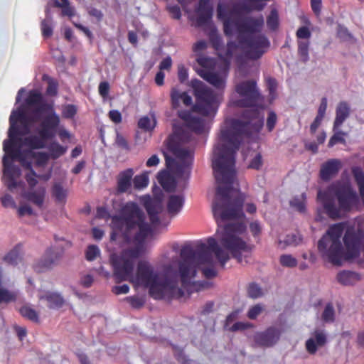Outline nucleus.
Masks as SVG:
<instances>
[{
  "instance_id": "f257e3e1",
  "label": "nucleus",
  "mask_w": 364,
  "mask_h": 364,
  "mask_svg": "<svg viewBox=\"0 0 364 364\" xmlns=\"http://www.w3.org/2000/svg\"><path fill=\"white\" fill-rule=\"evenodd\" d=\"M235 90L241 98L232 100L230 103L235 107L250 109L243 111L242 118L244 120L232 119L229 126L221 129L222 143L214 149L212 161L214 176L218 183L225 185L217 187L212 205L217 223L219 219L226 221L245 218L243 212L245 195L239 192L235 198L230 196L236 176L235 155L242 139L259 132L264 124L260 112L256 107L260 97L256 82L253 80L242 81L235 85Z\"/></svg>"
},
{
  "instance_id": "f03ea898",
  "label": "nucleus",
  "mask_w": 364,
  "mask_h": 364,
  "mask_svg": "<svg viewBox=\"0 0 364 364\" xmlns=\"http://www.w3.org/2000/svg\"><path fill=\"white\" fill-rule=\"evenodd\" d=\"M207 244L200 242L196 245L195 249L191 245H185L181 250V260L178 263V272L181 282V288L184 291L185 295L190 296L204 288L203 284L191 282V279L196 277L200 265H210L208 267L202 269L205 278L212 279L217 276V271L213 267L212 252L214 253L223 268L230 259L228 252L222 250L215 238L208 237Z\"/></svg>"
},
{
  "instance_id": "7ed1b4c3",
  "label": "nucleus",
  "mask_w": 364,
  "mask_h": 364,
  "mask_svg": "<svg viewBox=\"0 0 364 364\" xmlns=\"http://www.w3.org/2000/svg\"><path fill=\"white\" fill-rule=\"evenodd\" d=\"M218 18L223 23L224 33L231 36L235 29L238 33V44L243 50L246 58L250 60L260 58L270 46L268 38L258 33L264 25L262 16L257 18L245 17L240 19H231L228 6L220 3L217 7Z\"/></svg>"
},
{
  "instance_id": "20e7f679",
  "label": "nucleus",
  "mask_w": 364,
  "mask_h": 364,
  "mask_svg": "<svg viewBox=\"0 0 364 364\" xmlns=\"http://www.w3.org/2000/svg\"><path fill=\"white\" fill-rule=\"evenodd\" d=\"M178 116L183 121L188 130L178 131L174 137L168 139V149L176 159L167 154H164V156L167 168L176 177L187 180L191 174L194 151L193 149L182 147L180 143L175 141L174 138L181 143L192 141L191 132L202 134L205 128V121L202 117L195 116L192 112L187 110L179 111Z\"/></svg>"
},
{
  "instance_id": "39448f33",
  "label": "nucleus",
  "mask_w": 364,
  "mask_h": 364,
  "mask_svg": "<svg viewBox=\"0 0 364 364\" xmlns=\"http://www.w3.org/2000/svg\"><path fill=\"white\" fill-rule=\"evenodd\" d=\"M131 282L135 286L148 289L149 296L155 300L179 299L185 296L183 289L178 287L176 274L161 275L145 260L138 262L136 274Z\"/></svg>"
},
{
  "instance_id": "423d86ee",
  "label": "nucleus",
  "mask_w": 364,
  "mask_h": 364,
  "mask_svg": "<svg viewBox=\"0 0 364 364\" xmlns=\"http://www.w3.org/2000/svg\"><path fill=\"white\" fill-rule=\"evenodd\" d=\"M112 232L111 239L121 236L129 243L132 241L141 243L151 233V228L145 220L143 210L134 202L126 203L117 215L112 217Z\"/></svg>"
},
{
  "instance_id": "0eeeda50",
  "label": "nucleus",
  "mask_w": 364,
  "mask_h": 364,
  "mask_svg": "<svg viewBox=\"0 0 364 364\" xmlns=\"http://www.w3.org/2000/svg\"><path fill=\"white\" fill-rule=\"evenodd\" d=\"M317 198L326 215L333 220L341 218L359 202L358 196L351 186L341 183L331 184L326 190L318 191Z\"/></svg>"
},
{
  "instance_id": "6e6552de",
  "label": "nucleus",
  "mask_w": 364,
  "mask_h": 364,
  "mask_svg": "<svg viewBox=\"0 0 364 364\" xmlns=\"http://www.w3.org/2000/svg\"><path fill=\"white\" fill-rule=\"evenodd\" d=\"M16 134L14 126L9 133L8 140L4 141V151L6 155L3 157L4 179L7 188L12 191L18 186L16 179L21 176V169L18 166L12 164L11 160H18L21 166L27 170H31L32 151L21 150V142L13 141Z\"/></svg>"
},
{
  "instance_id": "1a4fd4ad",
  "label": "nucleus",
  "mask_w": 364,
  "mask_h": 364,
  "mask_svg": "<svg viewBox=\"0 0 364 364\" xmlns=\"http://www.w3.org/2000/svg\"><path fill=\"white\" fill-rule=\"evenodd\" d=\"M28 107H36V113H38L41 119L37 132L43 139H53L60 125L59 115L55 112L52 103L44 98L41 92L36 90H30L25 100Z\"/></svg>"
},
{
  "instance_id": "9d476101",
  "label": "nucleus",
  "mask_w": 364,
  "mask_h": 364,
  "mask_svg": "<svg viewBox=\"0 0 364 364\" xmlns=\"http://www.w3.org/2000/svg\"><path fill=\"white\" fill-rule=\"evenodd\" d=\"M346 228L345 223H339L329 227L326 235L318 242V250L323 259L334 265L340 266L343 259V250L341 237Z\"/></svg>"
},
{
  "instance_id": "9b49d317",
  "label": "nucleus",
  "mask_w": 364,
  "mask_h": 364,
  "mask_svg": "<svg viewBox=\"0 0 364 364\" xmlns=\"http://www.w3.org/2000/svg\"><path fill=\"white\" fill-rule=\"evenodd\" d=\"M246 230L244 223H228L225 225L218 239L220 245L229 251L238 262H242V252H250L252 247L242 240L240 235Z\"/></svg>"
},
{
  "instance_id": "f8f14e48",
  "label": "nucleus",
  "mask_w": 364,
  "mask_h": 364,
  "mask_svg": "<svg viewBox=\"0 0 364 364\" xmlns=\"http://www.w3.org/2000/svg\"><path fill=\"white\" fill-rule=\"evenodd\" d=\"M193 88L196 103L192 107V111L203 117L215 114L220 103V95L200 80L193 83Z\"/></svg>"
},
{
  "instance_id": "ddd939ff",
  "label": "nucleus",
  "mask_w": 364,
  "mask_h": 364,
  "mask_svg": "<svg viewBox=\"0 0 364 364\" xmlns=\"http://www.w3.org/2000/svg\"><path fill=\"white\" fill-rule=\"evenodd\" d=\"M32 114L28 116L25 111L19 108L14 110L9 117L10 127L9 132L14 126L16 134L14 136L13 141L21 142L22 138L19 136L26 135L31 132V126L33 123L40 121L38 113H36V107H32Z\"/></svg>"
},
{
  "instance_id": "4468645a",
  "label": "nucleus",
  "mask_w": 364,
  "mask_h": 364,
  "mask_svg": "<svg viewBox=\"0 0 364 364\" xmlns=\"http://www.w3.org/2000/svg\"><path fill=\"white\" fill-rule=\"evenodd\" d=\"M343 240L346 247V252H343L344 259L357 258L360 256V251L364 252V230L363 229L348 226L346 230Z\"/></svg>"
},
{
  "instance_id": "2eb2a0df",
  "label": "nucleus",
  "mask_w": 364,
  "mask_h": 364,
  "mask_svg": "<svg viewBox=\"0 0 364 364\" xmlns=\"http://www.w3.org/2000/svg\"><path fill=\"white\" fill-rule=\"evenodd\" d=\"M111 263L113 267V276L115 282L119 283L133 277L134 262L131 259L122 256L112 257Z\"/></svg>"
},
{
  "instance_id": "dca6fc26",
  "label": "nucleus",
  "mask_w": 364,
  "mask_h": 364,
  "mask_svg": "<svg viewBox=\"0 0 364 364\" xmlns=\"http://www.w3.org/2000/svg\"><path fill=\"white\" fill-rule=\"evenodd\" d=\"M228 65L224 64L217 70L198 69L197 73L203 80L217 89L223 90L225 87V81L228 74Z\"/></svg>"
},
{
  "instance_id": "f3484780",
  "label": "nucleus",
  "mask_w": 364,
  "mask_h": 364,
  "mask_svg": "<svg viewBox=\"0 0 364 364\" xmlns=\"http://www.w3.org/2000/svg\"><path fill=\"white\" fill-rule=\"evenodd\" d=\"M281 329L270 326L263 331L256 332L252 337L255 347L271 348L280 339Z\"/></svg>"
},
{
  "instance_id": "a211bd4d",
  "label": "nucleus",
  "mask_w": 364,
  "mask_h": 364,
  "mask_svg": "<svg viewBox=\"0 0 364 364\" xmlns=\"http://www.w3.org/2000/svg\"><path fill=\"white\" fill-rule=\"evenodd\" d=\"M144 206L149 215L150 222L153 225H157L160 223L159 214L162 212V200L159 198H151L149 196L143 198Z\"/></svg>"
},
{
  "instance_id": "6ab92c4d",
  "label": "nucleus",
  "mask_w": 364,
  "mask_h": 364,
  "mask_svg": "<svg viewBox=\"0 0 364 364\" xmlns=\"http://www.w3.org/2000/svg\"><path fill=\"white\" fill-rule=\"evenodd\" d=\"M60 257L61 255L58 252L49 248L43 257L35 264L34 269L38 272L50 269L58 263Z\"/></svg>"
},
{
  "instance_id": "aec40b11",
  "label": "nucleus",
  "mask_w": 364,
  "mask_h": 364,
  "mask_svg": "<svg viewBox=\"0 0 364 364\" xmlns=\"http://www.w3.org/2000/svg\"><path fill=\"white\" fill-rule=\"evenodd\" d=\"M341 167L342 164L340 160L329 159L321 165L319 176L323 181H328L338 174Z\"/></svg>"
},
{
  "instance_id": "412c9836",
  "label": "nucleus",
  "mask_w": 364,
  "mask_h": 364,
  "mask_svg": "<svg viewBox=\"0 0 364 364\" xmlns=\"http://www.w3.org/2000/svg\"><path fill=\"white\" fill-rule=\"evenodd\" d=\"M134 170L127 168L118 174L117 177L116 192L122 194L128 192L132 188Z\"/></svg>"
},
{
  "instance_id": "4be33fe9",
  "label": "nucleus",
  "mask_w": 364,
  "mask_h": 364,
  "mask_svg": "<svg viewBox=\"0 0 364 364\" xmlns=\"http://www.w3.org/2000/svg\"><path fill=\"white\" fill-rule=\"evenodd\" d=\"M185 202L183 195H171L167 200V212L171 217L177 215L182 210Z\"/></svg>"
},
{
  "instance_id": "5701e85b",
  "label": "nucleus",
  "mask_w": 364,
  "mask_h": 364,
  "mask_svg": "<svg viewBox=\"0 0 364 364\" xmlns=\"http://www.w3.org/2000/svg\"><path fill=\"white\" fill-rule=\"evenodd\" d=\"M209 1L210 0H199L196 11L198 14L197 23L200 26L207 23L211 18L213 9L209 5Z\"/></svg>"
},
{
  "instance_id": "b1692460",
  "label": "nucleus",
  "mask_w": 364,
  "mask_h": 364,
  "mask_svg": "<svg viewBox=\"0 0 364 364\" xmlns=\"http://www.w3.org/2000/svg\"><path fill=\"white\" fill-rule=\"evenodd\" d=\"M315 339L311 338L306 341V350L310 354L317 351V346H323L326 343V336L323 331L316 330L314 333Z\"/></svg>"
},
{
  "instance_id": "393cba45",
  "label": "nucleus",
  "mask_w": 364,
  "mask_h": 364,
  "mask_svg": "<svg viewBox=\"0 0 364 364\" xmlns=\"http://www.w3.org/2000/svg\"><path fill=\"white\" fill-rule=\"evenodd\" d=\"M350 112V107L346 102L343 101L338 103L336 110L333 131L338 129L345 120L349 117Z\"/></svg>"
},
{
  "instance_id": "a878e982",
  "label": "nucleus",
  "mask_w": 364,
  "mask_h": 364,
  "mask_svg": "<svg viewBox=\"0 0 364 364\" xmlns=\"http://www.w3.org/2000/svg\"><path fill=\"white\" fill-rule=\"evenodd\" d=\"M22 259V246L21 244L15 245L3 257L4 262L14 267L18 265Z\"/></svg>"
},
{
  "instance_id": "bb28decb",
  "label": "nucleus",
  "mask_w": 364,
  "mask_h": 364,
  "mask_svg": "<svg viewBox=\"0 0 364 364\" xmlns=\"http://www.w3.org/2000/svg\"><path fill=\"white\" fill-rule=\"evenodd\" d=\"M157 179L162 188L167 192H173L176 187L175 178L166 171H161L158 173Z\"/></svg>"
},
{
  "instance_id": "cd10ccee",
  "label": "nucleus",
  "mask_w": 364,
  "mask_h": 364,
  "mask_svg": "<svg viewBox=\"0 0 364 364\" xmlns=\"http://www.w3.org/2000/svg\"><path fill=\"white\" fill-rule=\"evenodd\" d=\"M41 300H46L50 309H60L64 304V299L61 295L56 292L48 291L39 296Z\"/></svg>"
},
{
  "instance_id": "c85d7f7f",
  "label": "nucleus",
  "mask_w": 364,
  "mask_h": 364,
  "mask_svg": "<svg viewBox=\"0 0 364 364\" xmlns=\"http://www.w3.org/2000/svg\"><path fill=\"white\" fill-rule=\"evenodd\" d=\"M48 141V139H43L41 136H36V135H31L27 137H25L24 139H22V141L21 142V146L24 145L26 146H28L31 148V149H43L46 147V141Z\"/></svg>"
},
{
  "instance_id": "c756f323",
  "label": "nucleus",
  "mask_w": 364,
  "mask_h": 364,
  "mask_svg": "<svg viewBox=\"0 0 364 364\" xmlns=\"http://www.w3.org/2000/svg\"><path fill=\"white\" fill-rule=\"evenodd\" d=\"M46 196V189L40 188L37 191H28L26 193L25 198L38 208H42Z\"/></svg>"
},
{
  "instance_id": "7c9ffc66",
  "label": "nucleus",
  "mask_w": 364,
  "mask_h": 364,
  "mask_svg": "<svg viewBox=\"0 0 364 364\" xmlns=\"http://www.w3.org/2000/svg\"><path fill=\"white\" fill-rule=\"evenodd\" d=\"M3 284V274L0 269V304L2 303H10L16 301L18 297V291H9L2 287Z\"/></svg>"
},
{
  "instance_id": "2f4dec72",
  "label": "nucleus",
  "mask_w": 364,
  "mask_h": 364,
  "mask_svg": "<svg viewBox=\"0 0 364 364\" xmlns=\"http://www.w3.org/2000/svg\"><path fill=\"white\" fill-rule=\"evenodd\" d=\"M20 314L25 318L33 322L39 323V314L29 305H23L18 310Z\"/></svg>"
},
{
  "instance_id": "473e14b6",
  "label": "nucleus",
  "mask_w": 364,
  "mask_h": 364,
  "mask_svg": "<svg viewBox=\"0 0 364 364\" xmlns=\"http://www.w3.org/2000/svg\"><path fill=\"white\" fill-rule=\"evenodd\" d=\"M352 173L358 186L360 195L364 203V173L361 168L356 166L352 168Z\"/></svg>"
},
{
  "instance_id": "72a5a7b5",
  "label": "nucleus",
  "mask_w": 364,
  "mask_h": 364,
  "mask_svg": "<svg viewBox=\"0 0 364 364\" xmlns=\"http://www.w3.org/2000/svg\"><path fill=\"white\" fill-rule=\"evenodd\" d=\"M49 156L52 159H57L64 155L67 151V147L60 145L56 141H53L48 146Z\"/></svg>"
},
{
  "instance_id": "f704fd0d",
  "label": "nucleus",
  "mask_w": 364,
  "mask_h": 364,
  "mask_svg": "<svg viewBox=\"0 0 364 364\" xmlns=\"http://www.w3.org/2000/svg\"><path fill=\"white\" fill-rule=\"evenodd\" d=\"M358 279V274L350 271H342L337 274L338 282L343 285H350Z\"/></svg>"
},
{
  "instance_id": "c9c22d12",
  "label": "nucleus",
  "mask_w": 364,
  "mask_h": 364,
  "mask_svg": "<svg viewBox=\"0 0 364 364\" xmlns=\"http://www.w3.org/2000/svg\"><path fill=\"white\" fill-rule=\"evenodd\" d=\"M46 18L43 19L41 23L42 36L44 38H50L53 35V26L52 18L49 14V11H47Z\"/></svg>"
},
{
  "instance_id": "e433bc0d",
  "label": "nucleus",
  "mask_w": 364,
  "mask_h": 364,
  "mask_svg": "<svg viewBox=\"0 0 364 364\" xmlns=\"http://www.w3.org/2000/svg\"><path fill=\"white\" fill-rule=\"evenodd\" d=\"M134 188L136 190H141L146 188L149 184L148 173L144 172L132 178Z\"/></svg>"
},
{
  "instance_id": "4c0bfd02",
  "label": "nucleus",
  "mask_w": 364,
  "mask_h": 364,
  "mask_svg": "<svg viewBox=\"0 0 364 364\" xmlns=\"http://www.w3.org/2000/svg\"><path fill=\"white\" fill-rule=\"evenodd\" d=\"M29 171V173H28L25 178H26V180L30 188H34L38 181H37V178H40V179H43L45 181H47L50 178V175H37V173L35 172V171L31 168V170H28Z\"/></svg>"
},
{
  "instance_id": "58836bf2",
  "label": "nucleus",
  "mask_w": 364,
  "mask_h": 364,
  "mask_svg": "<svg viewBox=\"0 0 364 364\" xmlns=\"http://www.w3.org/2000/svg\"><path fill=\"white\" fill-rule=\"evenodd\" d=\"M53 196L56 201L65 203L67 197V191L64 189L60 183H55L52 188Z\"/></svg>"
},
{
  "instance_id": "ea45409f",
  "label": "nucleus",
  "mask_w": 364,
  "mask_h": 364,
  "mask_svg": "<svg viewBox=\"0 0 364 364\" xmlns=\"http://www.w3.org/2000/svg\"><path fill=\"white\" fill-rule=\"evenodd\" d=\"M309 46L310 43L309 41H298V54L304 63L307 62L309 59Z\"/></svg>"
},
{
  "instance_id": "a19ab883",
  "label": "nucleus",
  "mask_w": 364,
  "mask_h": 364,
  "mask_svg": "<svg viewBox=\"0 0 364 364\" xmlns=\"http://www.w3.org/2000/svg\"><path fill=\"white\" fill-rule=\"evenodd\" d=\"M124 301L129 303L131 307L134 309H141L146 303L144 297L138 295L127 296L124 298Z\"/></svg>"
},
{
  "instance_id": "79ce46f5",
  "label": "nucleus",
  "mask_w": 364,
  "mask_h": 364,
  "mask_svg": "<svg viewBox=\"0 0 364 364\" xmlns=\"http://www.w3.org/2000/svg\"><path fill=\"white\" fill-rule=\"evenodd\" d=\"M267 26L272 31H275L278 28L279 14L276 9H272L267 17Z\"/></svg>"
},
{
  "instance_id": "37998d69",
  "label": "nucleus",
  "mask_w": 364,
  "mask_h": 364,
  "mask_svg": "<svg viewBox=\"0 0 364 364\" xmlns=\"http://www.w3.org/2000/svg\"><path fill=\"white\" fill-rule=\"evenodd\" d=\"M196 61L202 67L201 69L213 70L215 68V60L212 58L199 55L196 58Z\"/></svg>"
},
{
  "instance_id": "c03bdc74",
  "label": "nucleus",
  "mask_w": 364,
  "mask_h": 364,
  "mask_svg": "<svg viewBox=\"0 0 364 364\" xmlns=\"http://www.w3.org/2000/svg\"><path fill=\"white\" fill-rule=\"evenodd\" d=\"M322 320L326 323L333 322L335 320V311L332 304L328 303L321 315Z\"/></svg>"
},
{
  "instance_id": "a18cd8bd",
  "label": "nucleus",
  "mask_w": 364,
  "mask_h": 364,
  "mask_svg": "<svg viewBox=\"0 0 364 364\" xmlns=\"http://www.w3.org/2000/svg\"><path fill=\"white\" fill-rule=\"evenodd\" d=\"M32 157L36 159V164L38 166H44L50 158L46 152H34L32 151Z\"/></svg>"
},
{
  "instance_id": "49530a36",
  "label": "nucleus",
  "mask_w": 364,
  "mask_h": 364,
  "mask_svg": "<svg viewBox=\"0 0 364 364\" xmlns=\"http://www.w3.org/2000/svg\"><path fill=\"white\" fill-rule=\"evenodd\" d=\"M335 133L330 138L328 146V147H333L334 145L341 143V144H345L346 140L343 137V136L346 135V133L342 131H338V129H336L333 131Z\"/></svg>"
},
{
  "instance_id": "de8ad7c7",
  "label": "nucleus",
  "mask_w": 364,
  "mask_h": 364,
  "mask_svg": "<svg viewBox=\"0 0 364 364\" xmlns=\"http://www.w3.org/2000/svg\"><path fill=\"white\" fill-rule=\"evenodd\" d=\"M279 262L285 267H295L297 265V259L291 255H282L279 257Z\"/></svg>"
},
{
  "instance_id": "09e8293b",
  "label": "nucleus",
  "mask_w": 364,
  "mask_h": 364,
  "mask_svg": "<svg viewBox=\"0 0 364 364\" xmlns=\"http://www.w3.org/2000/svg\"><path fill=\"white\" fill-rule=\"evenodd\" d=\"M143 248L142 246L138 245L135 247L127 250L122 254L123 256L127 259H131L134 262V259L139 257L142 254Z\"/></svg>"
},
{
  "instance_id": "8fccbe9b",
  "label": "nucleus",
  "mask_w": 364,
  "mask_h": 364,
  "mask_svg": "<svg viewBox=\"0 0 364 364\" xmlns=\"http://www.w3.org/2000/svg\"><path fill=\"white\" fill-rule=\"evenodd\" d=\"M43 79L48 80V87L46 88V93L50 96H55L58 93V82L55 80L48 77L47 75H43Z\"/></svg>"
},
{
  "instance_id": "3c124183",
  "label": "nucleus",
  "mask_w": 364,
  "mask_h": 364,
  "mask_svg": "<svg viewBox=\"0 0 364 364\" xmlns=\"http://www.w3.org/2000/svg\"><path fill=\"white\" fill-rule=\"evenodd\" d=\"M247 296L252 299H257L262 295V291L260 287L255 283H250L247 287Z\"/></svg>"
},
{
  "instance_id": "603ef678",
  "label": "nucleus",
  "mask_w": 364,
  "mask_h": 364,
  "mask_svg": "<svg viewBox=\"0 0 364 364\" xmlns=\"http://www.w3.org/2000/svg\"><path fill=\"white\" fill-rule=\"evenodd\" d=\"M171 105L173 109H176L180 105V101L182 100L183 92H181L177 88L173 87L171 90Z\"/></svg>"
},
{
  "instance_id": "864d4df0",
  "label": "nucleus",
  "mask_w": 364,
  "mask_h": 364,
  "mask_svg": "<svg viewBox=\"0 0 364 364\" xmlns=\"http://www.w3.org/2000/svg\"><path fill=\"white\" fill-rule=\"evenodd\" d=\"M100 251L97 245H89L85 252V257L88 261H93L96 257L100 255Z\"/></svg>"
},
{
  "instance_id": "5fc2aeb1",
  "label": "nucleus",
  "mask_w": 364,
  "mask_h": 364,
  "mask_svg": "<svg viewBox=\"0 0 364 364\" xmlns=\"http://www.w3.org/2000/svg\"><path fill=\"white\" fill-rule=\"evenodd\" d=\"M264 311L263 305L257 304L251 306L247 311V317L250 319L255 320Z\"/></svg>"
},
{
  "instance_id": "6e6d98bb",
  "label": "nucleus",
  "mask_w": 364,
  "mask_h": 364,
  "mask_svg": "<svg viewBox=\"0 0 364 364\" xmlns=\"http://www.w3.org/2000/svg\"><path fill=\"white\" fill-rule=\"evenodd\" d=\"M77 113V107L74 105H66L62 110V115L64 118L72 119Z\"/></svg>"
},
{
  "instance_id": "4d7b16f0",
  "label": "nucleus",
  "mask_w": 364,
  "mask_h": 364,
  "mask_svg": "<svg viewBox=\"0 0 364 364\" xmlns=\"http://www.w3.org/2000/svg\"><path fill=\"white\" fill-rule=\"evenodd\" d=\"M266 85L269 91V95L274 98L277 88V82L275 78L269 77L266 79Z\"/></svg>"
},
{
  "instance_id": "13d9d810",
  "label": "nucleus",
  "mask_w": 364,
  "mask_h": 364,
  "mask_svg": "<svg viewBox=\"0 0 364 364\" xmlns=\"http://www.w3.org/2000/svg\"><path fill=\"white\" fill-rule=\"evenodd\" d=\"M277 122V117L276 113L273 111H270L268 113V117L267 119V124H266L267 129H268L269 132H272L274 129Z\"/></svg>"
},
{
  "instance_id": "bf43d9fd",
  "label": "nucleus",
  "mask_w": 364,
  "mask_h": 364,
  "mask_svg": "<svg viewBox=\"0 0 364 364\" xmlns=\"http://www.w3.org/2000/svg\"><path fill=\"white\" fill-rule=\"evenodd\" d=\"M296 36L299 39L309 41L311 38V33L308 27L301 26L296 31Z\"/></svg>"
},
{
  "instance_id": "052dcab7",
  "label": "nucleus",
  "mask_w": 364,
  "mask_h": 364,
  "mask_svg": "<svg viewBox=\"0 0 364 364\" xmlns=\"http://www.w3.org/2000/svg\"><path fill=\"white\" fill-rule=\"evenodd\" d=\"M178 78L181 83H184L188 78V69L183 64L178 66Z\"/></svg>"
},
{
  "instance_id": "680f3d73",
  "label": "nucleus",
  "mask_w": 364,
  "mask_h": 364,
  "mask_svg": "<svg viewBox=\"0 0 364 364\" xmlns=\"http://www.w3.org/2000/svg\"><path fill=\"white\" fill-rule=\"evenodd\" d=\"M109 89L110 86L108 82H101L98 87L100 95L104 99L107 98L109 92Z\"/></svg>"
},
{
  "instance_id": "e2e57ef3",
  "label": "nucleus",
  "mask_w": 364,
  "mask_h": 364,
  "mask_svg": "<svg viewBox=\"0 0 364 364\" xmlns=\"http://www.w3.org/2000/svg\"><path fill=\"white\" fill-rule=\"evenodd\" d=\"M262 165V159L260 154H256V156L251 160L248 168L259 170Z\"/></svg>"
},
{
  "instance_id": "0e129e2a",
  "label": "nucleus",
  "mask_w": 364,
  "mask_h": 364,
  "mask_svg": "<svg viewBox=\"0 0 364 364\" xmlns=\"http://www.w3.org/2000/svg\"><path fill=\"white\" fill-rule=\"evenodd\" d=\"M138 127L145 131H149L152 129L151 127V120L149 117L145 116L139 119L138 122Z\"/></svg>"
},
{
  "instance_id": "69168bd1",
  "label": "nucleus",
  "mask_w": 364,
  "mask_h": 364,
  "mask_svg": "<svg viewBox=\"0 0 364 364\" xmlns=\"http://www.w3.org/2000/svg\"><path fill=\"white\" fill-rule=\"evenodd\" d=\"M167 10L174 19L179 20L181 17V11L178 5L168 6Z\"/></svg>"
},
{
  "instance_id": "338daca9",
  "label": "nucleus",
  "mask_w": 364,
  "mask_h": 364,
  "mask_svg": "<svg viewBox=\"0 0 364 364\" xmlns=\"http://www.w3.org/2000/svg\"><path fill=\"white\" fill-rule=\"evenodd\" d=\"M73 24L76 28L81 31L89 38L90 43L92 42L93 38H94L93 34L87 27L84 26L80 23H75V22H73Z\"/></svg>"
},
{
  "instance_id": "774afa93",
  "label": "nucleus",
  "mask_w": 364,
  "mask_h": 364,
  "mask_svg": "<svg viewBox=\"0 0 364 364\" xmlns=\"http://www.w3.org/2000/svg\"><path fill=\"white\" fill-rule=\"evenodd\" d=\"M1 200L2 205L5 208L16 206V204H15L13 197L9 194L4 195L1 198Z\"/></svg>"
}]
</instances>
